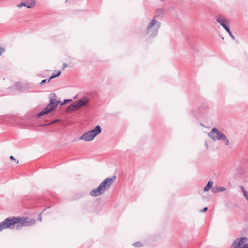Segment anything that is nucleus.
I'll list each match as a JSON object with an SVG mask.
<instances>
[{
    "label": "nucleus",
    "mask_w": 248,
    "mask_h": 248,
    "mask_svg": "<svg viewBox=\"0 0 248 248\" xmlns=\"http://www.w3.org/2000/svg\"><path fill=\"white\" fill-rule=\"evenodd\" d=\"M79 105V107L81 108L86 105L89 102V99L87 97H84L81 99L77 101Z\"/></svg>",
    "instance_id": "9"
},
{
    "label": "nucleus",
    "mask_w": 248,
    "mask_h": 248,
    "mask_svg": "<svg viewBox=\"0 0 248 248\" xmlns=\"http://www.w3.org/2000/svg\"><path fill=\"white\" fill-rule=\"evenodd\" d=\"M116 177L114 176L112 178H107L99 186L91 190L90 192V195L93 197H96L103 194L112 185Z\"/></svg>",
    "instance_id": "2"
},
{
    "label": "nucleus",
    "mask_w": 248,
    "mask_h": 248,
    "mask_svg": "<svg viewBox=\"0 0 248 248\" xmlns=\"http://www.w3.org/2000/svg\"><path fill=\"white\" fill-rule=\"evenodd\" d=\"M72 101V100H70V99H65L63 101V102L61 104V105H64V104L67 103V102H69L70 101Z\"/></svg>",
    "instance_id": "22"
},
{
    "label": "nucleus",
    "mask_w": 248,
    "mask_h": 248,
    "mask_svg": "<svg viewBox=\"0 0 248 248\" xmlns=\"http://www.w3.org/2000/svg\"><path fill=\"white\" fill-rule=\"evenodd\" d=\"M163 13H164L163 10L161 9H159L157 10V11L155 13V14H156L155 17L161 16L163 15Z\"/></svg>",
    "instance_id": "13"
},
{
    "label": "nucleus",
    "mask_w": 248,
    "mask_h": 248,
    "mask_svg": "<svg viewBox=\"0 0 248 248\" xmlns=\"http://www.w3.org/2000/svg\"><path fill=\"white\" fill-rule=\"evenodd\" d=\"M16 86L18 88V85H20V84L19 83H17L15 84Z\"/></svg>",
    "instance_id": "32"
},
{
    "label": "nucleus",
    "mask_w": 248,
    "mask_h": 248,
    "mask_svg": "<svg viewBox=\"0 0 248 248\" xmlns=\"http://www.w3.org/2000/svg\"><path fill=\"white\" fill-rule=\"evenodd\" d=\"M60 101L57 100V96L54 93L50 94L49 104L42 111L39 112L37 117L39 118L44 114L48 113L50 111L55 109Z\"/></svg>",
    "instance_id": "3"
},
{
    "label": "nucleus",
    "mask_w": 248,
    "mask_h": 248,
    "mask_svg": "<svg viewBox=\"0 0 248 248\" xmlns=\"http://www.w3.org/2000/svg\"><path fill=\"white\" fill-rule=\"evenodd\" d=\"M10 158L12 160H14V161H16V159L14 157V156L13 155H11L10 156Z\"/></svg>",
    "instance_id": "29"
},
{
    "label": "nucleus",
    "mask_w": 248,
    "mask_h": 248,
    "mask_svg": "<svg viewBox=\"0 0 248 248\" xmlns=\"http://www.w3.org/2000/svg\"><path fill=\"white\" fill-rule=\"evenodd\" d=\"M240 187L242 189V191L243 192V194H244V193H246L247 192V191L245 190V189H244L243 186H240Z\"/></svg>",
    "instance_id": "23"
},
{
    "label": "nucleus",
    "mask_w": 248,
    "mask_h": 248,
    "mask_svg": "<svg viewBox=\"0 0 248 248\" xmlns=\"http://www.w3.org/2000/svg\"><path fill=\"white\" fill-rule=\"evenodd\" d=\"M232 248H248V239L242 237L236 239L232 245Z\"/></svg>",
    "instance_id": "6"
},
{
    "label": "nucleus",
    "mask_w": 248,
    "mask_h": 248,
    "mask_svg": "<svg viewBox=\"0 0 248 248\" xmlns=\"http://www.w3.org/2000/svg\"><path fill=\"white\" fill-rule=\"evenodd\" d=\"M221 140H222L224 141L225 145H228L229 144V140L224 134L222 136V138L221 139Z\"/></svg>",
    "instance_id": "12"
},
{
    "label": "nucleus",
    "mask_w": 248,
    "mask_h": 248,
    "mask_svg": "<svg viewBox=\"0 0 248 248\" xmlns=\"http://www.w3.org/2000/svg\"><path fill=\"white\" fill-rule=\"evenodd\" d=\"M208 209V208L207 207H204L203 209L201 210V212H206Z\"/></svg>",
    "instance_id": "28"
},
{
    "label": "nucleus",
    "mask_w": 248,
    "mask_h": 248,
    "mask_svg": "<svg viewBox=\"0 0 248 248\" xmlns=\"http://www.w3.org/2000/svg\"><path fill=\"white\" fill-rule=\"evenodd\" d=\"M16 224H17V225L16 226V228L17 230L20 229V228H21L22 227L24 226H22V224H21V223H17Z\"/></svg>",
    "instance_id": "21"
},
{
    "label": "nucleus",
    "mask_w": 248,
    "mask_h": 248,
    "mask_svg": "<svg viewBox=\"0 0 248 248\" xmlns=\"http://www.w3.org/2000/svg\"><path fill=\"white\" fill-rule=\"evenodd\" d=\"M224 29L228 32V33H231V31L229 28V25L225 26V27L224 28Z\"/></svg>",
    "instance_id": "20"
},
{
    "label": "nucleus",
    "mask_w": 248,
    "mask_h": 248,
    "mask_svg": "<svg viewBox=\"0 0 248 248\" xmlns=\"http://www.w3.org/2000/svg\"><path fill=\"white\" fill-rule=\"evenodd\" d=\"M226 190V188L223 186H220L217 187V191L218 192H222Z\"/></svg>",
    "instance_id": "17"
},
{
    "label": "nucleus",
    "mask_w": 248,
    "mask_h": 248,
    "mask_svg": "<svg viewBox=\"0 0 248 248\" xmlns=\"http://www.w3.org/2000/svg\"><path fill=\"white\" fill-rule=\"evenodd\" d=\"M59 121V119L54 120V121H52L51 122H50L48 124H53L56 123V122H58Z\"/></svg>",
    "instance_id": "25"
},
{
    "label": "nucleus",
    "mask_w": 248,
    "mask_h": 248,
    "mask_svg": "<svg viewBox=\"0 0 248 248\" xmlns=\"http://www.w3.org/2000/svg\"><path fill=\"white\" fill-rule=\"evenodd\" d=\"M26 6L27 5L26 4V2H24V1L21 2L20 4H19L17 5V7H18V8H21L22 6L26 7Z\"/></svg>",
    "instance_id": "19"
},
{
    "label": "nucleus",
    "mask_w": 248,
    "mask_h": 248,
    "mask_svg": "<svg viewBox=\"0 0 248 248\" xmlns=\"http://www.w3.org/2000/svg\"><path fill=\"white\" fill-rule=\"evenodd\" d=\"M72 104L73 105L74 108L75 109V110L78 109L80 108V107H79V105L77 101H75L74 103H73Z\"/></svg>",
    "instance_id": "16"
},
{
    "label": "nucleus",
    "mask_w": 248,
    "mask_h": 248,
    "mask_svg": "<svg viewBox=\"0 0 248 248\" xmlns=\"http://www.w3.org/2000/svg\"><path fill=\"white\" fill-rule=\"evenodd\" d=\"M224 134L219 131L217 128H213L211 131L208 133V136L214 141L221 140Z\"/></svg>",
    "instance_id": "7"
},
{
    "label": "nucleus",
    "mask_w": 248,
    "mask_h": 248,
    "mask_svg": "<svg viewBox=\"0 0 248 248\" xmlns=\"http://www.w3.org/2000/svg\"><path fill=\"white\" fill-rule=\"evenodd\" d=\"M26 7L29 9L32 8L35 6L36 1L35 0H28L26 2Z\"/></svg>",
    "instance_id": "10"
},
{
    "label": "nucleus",
    "mask_w": 248,
    "mask_h": 248,
    "mask_svg": "<svg viewBox=\"0 0 248 248\" xmlns=\"http://www.w3.org/2000/svg\"><path fill=\"white\" fill-rule=\"evenodd\" d=\"M35 222L36 220L34 219L28 217H8L0 223V232L4 229L12 228L17 223H21L22 226H29L34 225Z\"/></svg>",
    "instance_id": "1"
},
{
    "label": "nucleus",
    "mask_w": 248,
    "mask_h": 248,
    "mask_svg": "<svg viewBox=\"0 0 248 248\" xmlns=\"http://www.w3.org/2000/svg\"><path fill=\"white\" fill-rule=\"evenodd\" d=\"M160 26L161 23L153 18L147 28L146 32L150 37H154L157 35L158 30Z\"/></svg>",
    "instance_id": "4"
},
{
    "label": "nucleus",
    "mask_w": 248,
    "mask_h": 248,
    "mask_svg": "<svg viewBox=\"0 0 248 248\" xmlns=\"http://www.w3.org/2000/svg\"><path fill=\"white\" fill-rule=\"evenodd\" d=\"M101 130L102 129L101 127L99 125H97L93 129L90 130L83 134L79 138V140L87 141H92L95 136L101 133Z\"/></svg>",
    "instance_id": "5"
},
{
    "label": "nucleus",
    "mask_w": 248,
    "mask_h": 248,
    "mask_svg": "<svg viewBox=\"0 0 248 248\" xmlns=\"http://www.w3.org/2000/svg\"><path fill=\"white\" fill-rule=\"evenodd\" d=\"M212 191L215 192L214 188L212 189Z\"/></svg>",
    "instance_id": "33"
},
{
    "label": "nucleus",
    "mask_w": 248,
    "mask_h": 248,
    "mask_svg": "<svg viewBox=\"0 0 248 248\" xmlns=\"http://www.w3.org/2000/svg\"><path fill=\"white\" fill-rule=\"evenodd\" d=\"M229 35L232 37V38L233 39H234V36L232 35V32L231 31V33H229Z\"/></svg>",
    "instance_id": "31"
},
{
    "label": "nucleus",
    "mask_w": 248,
    "mask_h": 248,
    "mask_svg": "<svg viewBox=\"0 0 248 248\" xmlns=\"http://www.w3.org/2000/svg\"><path fill=\"white\" fill-rule=\"evenodd\" d=\"M216 21L223 28H224L225 26L229 25V20L222 15H219L217 16Z\"/></svg>",
    "instance_id": "8"
},
{
    "label": "nucleus",
    "mask_w": 248,
    "mask_h": 248,
    "mask_svg": "<svg viewBox=\"0 0 248 248\" xmlns=\"http://www.w3.org/2000/svg\"><path fill=\"white\" fill-rule=\"evenodd\" d=\"M133 245L134 247H137V248L140 247L142 245V244L140 242H137L136 243H134Z\"/></svg>",
    "instance_id": "18"
},
{
    "label": "nucleus",
    "mask_w": 248,
    "mask_h": 248,
    "mask_svg": "<svg viewBox=\"0 0 248 248\" xmlns=\"http://www.w3.org/2000/svg\"><path fill=\"white\" fill-rule=\"evenodd\" d=\"M244 196L246 199L248 201V192H247L246 193H244Z\"/></svg>",
    "instance_id": "26"
},
{
    "label": "nucleus",
    "mask_w": 248,
    "mask_h": 248,
    "mask_svg": "<svg viewBox=\"0 0 248 248\" xmlns=\"http://www.w3.org/2000/svg\"><path fill=\"white\" fill-rule=\"evenodd\" d=\"M38 220L40 221H41L42 220V212L40 213L39 214V217H38Z\"/></svg>",
    "instance_id": "24"
},
{
    "label": "nucleus",
    "mask_w": 248,
    "mask_h": 248,
    "mask_svg": "<svg viewBox=\"0 0 248 248\" xmlns=\"http://www.w3.org/2000/svg\"><path fill=\"white\" fill-rule=\"evenodd\" d=\"M67 66V64H66V63H63L62 64V69L65 68V67H66Z\"/></svg>",
    "instance_id": "30"
},
{
    "label": "nucleus",
    "mask_w": 248,
    "mask_h": 248,
    "mask_svg": "<svg viewBox=\"0 0 248 248\" xmlns=\"http://www.w3.org/2000/svg\"><path fill=\"white\" fill-rule=\"evenodd\" d=\"M61 71H59L57 74H53L51 77L50 78L47 80V82H49L50 80L53 78H56L57 77H59L60 75H61Z\"/></svg>",
    "instance_id": "14"
},
{
    "label": "nucleus",
    "mask_w": 248,
    "mask_h": 248,
    "mask_svg": "<svg viewBox=\"0 0 248 248\" xmlns=\"http://www.w3.org/2000/svg\"><path fill=\"white\" fill-rule=\"evenodd\" d=\"M75 110V109L74 108L73 104H72L71 105L68 106L67 107V108H66V111L68 112L73 111Z\"/></svg>",
    "instance_id": "15"
},
{
    "label": "nucleus",
    "mask_w": 248,
    "mask_h": 248,
    "mask_svg": "<svg viewBox=\"0 0 248 248\" xmlns=\"http://www.w3.org/2000/svg\"><path fill=\"white\" fill-rule=\"evenodd\" d=\"M16 163H17H17H18V161H16Z\"/></svg>",
    "instance_id": "34"
},
{
    "label": "nucleus",
    "mask_w": 248,
    "mask_h": 248,
    "mask_svg": "<svg viewBox=\"0 0 248 248\" xmlns=\"http://www.w3.org/2000/svg\"><path fill=\"white\" fill-rule=\"evenodd\" d=\"M213 182L210 180L206 186L204 187L203 190L204 191H208L210 188H211L213 186Z\"/></svg>",
    "instance_id": "11"
},
{
    "label": "nucleus",
    "mask_w": 248,
    "mask_h": 248,
    "mask_svg": "<svg viewBox=\"0 0 248 248\" xmlns=\"http://www.w3.org/2000/svg\"><path fill=\"white\" fill-rule=\"evenodd\" d=\"M68 0H66V1H67Z\"/></svg>",
    "instance_id": "35"
},
{
    "label": "nucleus",
    "mask_w": 248,
    "mask_h": 248,
    "mask_svg": "<svg viewBox=\"0 0 248 248\" xmlns=\"http://www.w3.org/2000/svg\"><path fill=\"white\" fill-rule=\"evenodd\" d=\"M46 81H47L46 79H44V80H42V81L40 83V84L41 85H42V84L45 83L46 82Z\"/></svg>",
    "instance_id": "27"
}]
</instances>
